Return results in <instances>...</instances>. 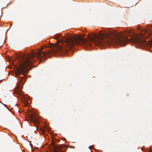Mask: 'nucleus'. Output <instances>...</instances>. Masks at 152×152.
<instances>
[{"mask_svg":"<svg viewBox=\"0 0 152 152\" xmlns=\"http://www.w3.org/2000/svg\"><path fill=\"white\" fill-rule=\"evenodd\" d=\"M92 37L88 35V40L82 36H77L72 37L67 36L58 39L61 37L60 34H57L54 39L57 40L55 44H51L52 48L49 51L42 52L39 50L37 51L31 53V55L22 54L20 56L22 63L19 67H16L15 74L18 76L20 74L25 75L28 72L30 65L35 61L34 58L38 59L40 61L43 62L46 60V56L54 53H64L68 52L70 48L75 45L83 46L85 47L90 46V42H92L97 45H104L114 44H118V32L116 31L100 32L98 34H92Z\"/></svg>","mask_w":152,"mask_h":152,"instance_id":"obj_1","label":"nucleus"},{"mask_svg":"<svg viewBox=\"0 0 152 152\" xmlns=\"http://www.w3.org/2000/svg\"><path fill=\"white\" fill-rule=\"evenodd\" d=\"M22 86L21 85L18 84V85L16 87V88L15 89L14 91L15 93L17 95V96L21 100H23L25 101H26V99L25 97L23 95L22 91L21 90Z\"/></svg>","mask_w":152,"mask_h":152,"instance_id":"obj_2","label":"nucleus"},{"mask_svg":"<svg viewBox=\"0 0 152 152\" xmlns=\"http://www.w3.org/2000/svg\"><path fill=\"white\" fill-rule=\"evenodd\" d=\"M30 120L32 121L34 124L37 125H38L40 122L38 120V119L37 118L35 115L34 114H31L30 115Z\"/></svg>","mask_w":152,"mask_h":152,"instance_id":"obj_3","label":"nucleus"},{"mask_svg":"<svg viewBox=\"0 0 152 152\" xmlns=\"http://www.w3.org/2000/svg\"><path fill=\"white\" fill-rule=\"evenodd\" d=\"M145 33L148 34V36H150L151 35L152 33V29H146L145 31Z\"/></svg>","mask_w":152,"mask_h":152,"instance_id":"obj_4","label":"nucleus"},{"mask_svg":"<svg viewBox=\"0 0 152 152\" xmlns=\"http://www.w3.org/2000/svg\"><path fill=\"white\" fill-rule=\"evenodd\" d=\"M52 149L54 151L57 152V150L58 148V147L53 144L51 146Z\"/></svg>","mask_w":152,"mask_h":152,"instance_id":"obj_5","label":"nucleus"},{"mask_svg":"<svg viewBox=\"0 0 152 152\" xmlns=\"http://www.w3.org/2000/svg\"><path fill=\"white\" fill-rule=\"evenodd\" d=\"M131 31H129V30H127V31H126V34H131Z\"/></svg>","mask_w":152,"mask_h":152,"instance_id":"obj_6","label":"nucleus"},{"mask_svg":"<svg viewBox=\"0 0 152 152\" xmlns=\"http://www.w3.org/2000/svg\"><path fill=\"white\" fill-rule=\"evenodd\" d=\"M148 152H152V148L150 149Z\"/></svg>","mask_w":152,"mask_h":152,"instance_id":"obj_7","label":"nucleus"},{"mask_svg":"<svg viewBox=\"0 0 152 152\" xmlns=\"http://www.w3.org/2000/svg\"><path fill=\"white\" fill-rule=\"evenodd\" d=\"M91 146H90L89 147V149L91 150Z\"/></svg>","mask_w":152,"mask_h":152,"instance_id":"obj_8","label":"nucleus"},{"mask_svg":"<svg viewBox=\"0 0 152 152\" xmlns=\"http://www.w3.org/2000/svg\"><path fill=\"white\" fill-rule=\"evenodd\" d=\"M42 132L43 133H45V131H44V130H42Z\"/></svg>","mask_w":152,"mask_h":152,"instance_id":"obj_9","label":"nucleus"},{"mask_svg":"<svg viewBox=\"0 0 152 152\" xmlns=\"http://www.w3.org/2000/svg\"><path fill=\"white\" fill-rule=\"evenodd\" d=\"M23 77H21V79H23Z\"/></svg>","mask_w":152,"mask_h":152,"instance_id":"obj_10","label":"nucleus"},{"mask_svg":"<svg viewBox=\"0 0 152 152\" xmlns=\"http://www.w3.org/2000/svg\"><path fill=\"white\" fill-rule=\"evenodd\" d=\"M20 82H22V80L21 79L20 80Z\"/></svg>","mask_w":152,"mask_h":152,"instance_id":"obj_11","label":"nucleus"},{"mask_svg":"<svg viewBox=\"0 0 152 152\" xmlns=\"http://www.w3.org/2000/svg\"><path fill=\"white\" fill-rule=\"evenodd\" d=\"M141 149H142V150H143V148H142Z\"/></svg>","mask_w":152,"mask_h":152,"instance_id":"obj_12","label":"nucleus"},{"mask_svg":"<svg viewBox=\"0 0 152 152\" xmlns=\"http://www.w3.org/2000/svg\"><path fill=\"white\" fill-rule=\"evenodd\" d=\"M91 152H92V151H91Z\"/></svg>","mask_w":152,"mask_h":152,"instance_id":"obj_13","label":"nucleus"}]
</instances>
